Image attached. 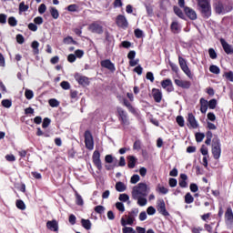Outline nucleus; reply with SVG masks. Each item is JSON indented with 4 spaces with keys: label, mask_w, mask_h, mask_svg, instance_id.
Returning <instances> with one entry per match:
<instances>
[{
    "label": "nucleus",
    "mask_w": 233,
    "mask_h": 233,
    "mask_svg": "<svg viewBox=\"0 0 233 233\" xmlns=\"http://www.w3.org/2000/svg\"><path fill=\"white\" fill-rule=\"evenodd\" d=\"M150 194V187L147 183H138L137 186L133 187L132 190V198H137L139 197L147 198Z\"/></svg>",
    "instance_id": "1"
},
{
    "label": "nucleus",
    "mask_w": 233,
    "mask_h": 233,
    "mask_svg": "<svg viewBox=\"0 0 233 233\" xmlns=\"http://www.w3.org/2000/svg\"><path fill=\"white\" fill-rule=\"evenodd\" d=\"M139 214V208H132L131 211L128 212V215L126 216L127 219H125V218H122L120 220V223L122 227H127V225L133 226L134 221H136V217Z\"/></svg>",
    "instance_id": "2"
},
{
    "label": "nucleus",
    "mask_w": 233,
    "mask_h": 233,
    "mask_svg": "<svg viewBox=\"0 0 233 233\" xmlns=\"http://www.w3.org/2000/svg\"><path fill=\"white\" fill-rule=\"evenodd\" d=\"M212 154L214 159L221 157V141L218 137H215L212 140Z\"/></svg>",
    "instance_id": "3"
},
{
    "label": "nucleus",
    "mask_w": 233,
    "mask_h": 233,
    "mask_svg": "<svg viewBox=\"0 0 233 233\" xmlns=\"http://www.w3.org/2000/svg\"><path fill=\"white\" fill-rule=\"evenodd\" d=\"M116 112L121 125H124V127H128V125H130V120L128 119V113H127L125 109H123L121 106L116 107Z\"/></svg>",
    "instance_id": "4"
},
{
    "label": "nucleus",
    "mask_w": 233,
    "mask_h": 233,
    "mask_svg": "<svg viewBox=\"0 0 233 233\" xmlns=\"http://www.w3.org/2000/svg\"><path fill=\"white\" fill-rule=\"evenodd\" d=\"M178 63L181 70L189 77V79H192V72L190 71V68L188 67V65L187 64V59L183 58L182 56H178Z\"/></svg>",
    "instance_id": "5"
},
{
    "label": "nucleus",
    "mask_w": 233,
    "mask_h": 233,
    "mask_svg": "<svg viewBox=\"0 0 233 233\" xmlns=\"http://www.w3.org/2000/svg\"><path fill=\"white\" fill-rule=\"evenodd\" d=\"M85 143L87 150H94V137L88 130L85 132Z\"/></svg>",
    "instance_id": "6"
},
{
    "label": "nucleus",
    "mask_w": 233,
    "mask_h": 233,
    "mask_svg": "<svg viewBox=\"0 0 233 233\" xmlns=\"http://www.w3.org/2000/svg\"><path fill=\"white\" fill-rule=\"evenodd\" d=\"M93 163L96 167L97 170H103V164L101 163V153L98 150H95L92 156Z\"/></svg>",
    "instance_id": "7"
},
{
    "label": "nucleus",
    "mask_w": 233,
    "mask_h": 233,
    "mask_svg": "<svg viewBox=\"0 0 233 233\" xmlns=\"http://www.w3.org/2000/svg\"><path fill=\"white\" fill-rule=\"evenodd\" d=\"M116 26L119 28H123L126 30V28H128V20H127V16L123 15H118L116 19Z\"/></svg>",
    "instance_id": "8"
},
{
    "label": "nucleus",
    "mask_w": 233,
    "mask_h": 233,
    "mask_svg": "<svg viewBox=\"0 0 233 233\" xmlns=\"http://www.w3.org/2000/svg\"><path fill=\"white\" fill-rule=\"evenodd\" d=\"M225 221L228 228H233V212L232 208H228L225 213Z\"/></svg>",
    "instance_id": "9"
},
{
    "label": "nucleus",
    "mask_w": 233,
    "mask_h": 233,
    "mask_svg": "<svg viewBox=\"0 0 233 233\" xmlns=\"http://www.w3.org/2000/svg\"><path fill=\"white\" fill-rule=\"evenodd\" d=\"M200 12L202 15V17L205 19H208L212 15V8L210 7V4H208L206 5H199Z\"/></svg>",
    "instance_id": "10"
},
{
    "label": "nucleus",
    "mask_w": 233,
    "mask_h": 233,
    "mask_svg": "<svg viewBox=\"0 0 233 233\" xmlns=\"http://www.w3.org/2000/svg\"><path fill=\"white\" fill-rule=\"evenodd\" d=\"M88 30L93 34H103V25L99 24V22H94L88 26Z\"/></svg>",
    "instance_id": "11"
},
{
    "label": "nucleus",
    "mask_w": 233,
    "mask_h": 233,
    "mask_svg": "<svg viewBox=\"0 0 233 233\" xmlns=\"http://www.w3.org/2000/svg\"><path fill=\"white\" fill-rule=\"evenodd\" d=\"M75 79L82 86H88V85H90V81L88 80V77L83 75H80L78 73L75 75Z\"/></svg>",
    "instance_id": "12"
},
{
    "label": "nucleus",
    "mask_w": 233,
    "mask_h": 233,
    "mask_svg": "<svg viewBox=\"0 0 233 233\" xmlns=\"http://www.w3.org/2000/svg\"><path fill=\"white\" fill-rule=\"evenodd\" d=\"M161 86L167 90V92H174V85L172 84V80H170V78L163 80L161 82Z\"/></svg>",
    "instance_id": "13"
},
{
    "label": "nucleus",
    "mask_w": 233,
    "mask_h": 233,
    "mask_svg": "<svg viewBox=\"0 0 233 233\" xmlns=\"http://www.w3.org/2000/svg\"><path fill=\"white\" fill-rule=\"evenodd\" d=\"M157 210V212H159V214H162V216H169L168 211H167V206L165 205V200L158 201Z\"/></svg>",
    "instance_id": "14"
},
{
    "label": "nucleus",
    "mask_w": 233,
    "mask_h": 233,
    "mask_svg": "<svg viewBox=\"0 0 233 233\" xmlns=\"http://www.w3.org/2000/svg\"><path fill=\"white\" fill-rule=\"evenodd\" d=\"M184 12L187 17L191 19V21H196L198 19V14L196 11L188 6L184 7Z\"/></svg>",
    "instance_id": "15"
},
{
    "label": "nucleus",
    "mask_w": 233,
    "mask_h": 233,
    "mask_svg": "<svg viewBox=\"0 0 233 233\" xmlns=\"http://www.w3.org/2000/svg\"><path fill=\"white\" fill-rule=\"evenodd\" d=\"M187 123H189L191 128L199 127V124L198 123V120H196V116H194V114L192 113L187 114Z\"/></svg>",
    "instance_id": "16"
},
{
    "label": "nucleus",
    "mask_w": 233,
    "mask_h": 233,
    "mask_svg": "<svg viewBox=\"0 0 233 233\" xmlns=\"http://www.w3.org/2000/svg\"><path fill=\"white\" fill-rule=\"evenodd\" d=\"M175 85H177V86H179L180 88L188 89L190 88L192 84L190 83V81L175 79Z\"/></svg>",
    "instance_id": "17"
},
{
    "label": "nucleus",
    "mask_w": 233,
    "mask_h": 233,
    "mask_svg": "<svg viewBox=\"0 0 233 233\" xmlns=\"http://www.w3.org/2000/svg\"><path fill=\"white\" fill-rule=\"evenodd\" d=\"M46 227L48 230H51L52 232H57V230H59V224L55 219L47 221Z\"/></svg>",
    "instance_id": "18"
},
{
    "label": "nucleus",
    "mask_w": 233,
    "mask_h": 233,
    "mask_svg": "<svg viewBox=\"0 0 233 233\" xmlns=\"http://www.w3.org/2000/svg\"><path fill=\"white\" fill-rule=\"evenodd\" d=\"M220 44L223 47L224 52H226L228 55L233 54V47L231 45L228 44L225 41V38H220Z\"/></svg>",
    "instance_id": "19"
},
{
    "label": "nucleus",
    "mask_w": 233,
    "mask_h": 233,
    "mask_svg": "<svg viewBox=\"0 0 233 233\" xmlns=\"http://www.w3.org/2000/svg\"><path fill=\"white\" fill-rule=\"evenodd\" d=\"M101 66H103V68H107V70H110L111 72L116 71V66H114L112 61L108 59L101 61Z\"/></svg>",
    "instance_id": "20"
},
{
    "label": "nucleus",
    "mask_w": 233,
    "mask_h": 233,
    "mask_svg": "<svg viewBox=\"0 0 233 233\" xmlns=\"http://www.w3.org/2000/svg\"><path fill=\"white\" fill-rule=\"evenodd\" d=\"M153 98L156 103H161V99H163V93L159 89H153Z\"/></svg>",
    "instance_id": "21"
},
{
    "label": "nucleus",
    "mask_w": 233,
    "mask_h": 233,
    "mask_svg": "<svg viewBox=\"0 0 233 233\" xmlns=\"http://www.w3.org/2000/svg\"><path fill=\"white\" fill-rule=\"evenodd\" d=\"M187 179H188V177L187 174H180V179L178 180V185L181 187V188H187L188 187V184L187 183Z\"/></svg>",
    "instance_id": "22"
},
{
    "label": "nucleus",
    "mask_w": 233,
    "mask_h": 233,
    "mask_svg": "<svg viewBox=\"0 0 233 233\" xmlns=\"http://www.w3.org/2000/svg\"><path fill=\"white\" fill-rule=\"evenodd\" d=\"M170 28L173 34H179V32H181V25H179V23H177V21L172 22Z\"/></svg>",
    "instance_id": "23"
},
{
    "label": "nucleus",
    "mask_w": 233,
    "mask_h": 233,
    "mask_svg": "<svg viewBox=\"0 0 233 233\" xmlns=\"http://www.w3.org/2000/svg\"><path fill=\"white\" fill-rule=\"evenodd\" d=\"M207 110H208V101L205 100V98H200L201 114H207Z\"/></svg>",
    "instance_id": "24"
},
{
    "label": "nucleus",
    "mask_w": 233,
    "mask_h": 233,
    "mask_svg": "<svg viewBox=\"0 0 233 233\" xmlns=\"http://www.w3.org/2000/svg\"><path fill=\"white\" fill-rule=\"evenodd\" d=\"M122 100L124 106H127V110L131 112V114H136V108L132 106V104H130L127 98H123Z\"/></svg>",
    "instance_id": "25"
},
{
    "label": "nucleus",
    "mask_w": 233,
    "mask_h": 233,
    "mask_svg": "<svg viewBox=\"0 0 233 233\" xmlns=\"http://www.w3.org/2000/svg\"><path fill=\"white\" fill-rule=\"evenodd\" d=\"M115 188L116 192H125V190H127V185L123 182H116Z\"/></svg>",
    "instance_id": "26"
},
{
    "label": "nucleus",
    "mask_w": 233,
    "mask_h": 233,
    "mask_svg": "<svg viewBox=\"0 0 233 233\" xmlns=\"http://www.w3.org/2000/svg\"><path fill=\"white\" fill-rule=\"evenodd\" d=\"M137 158L134 156L127 157V166L129 168H134L136 167Z\"/></svg>",
    "instance_id": "27"
},
{
    "label": "nucleus",
    "mask_w": 233,
    "mask_h": 233,
    "mask_svg": "<svg viewBox=\"0 0 233 233\" xmlns=\"http://www.w3.org/2000/svg\"><path fill=\"white\" fill-rule=\"evenodd\" d=\"M49 12L53 19H59V11H57V8L51 6L49 7Z\"/></svg>",
    "instance_id": "28"
},
{
    "label": "nucleus",
    "mask_w": 233,
    "mask_h": 233,
    "mask_svg": "<svg viewBox=\"0 0 233 233\" xmlns=\"http://www.w3.org/2000/svg\"><path fill=\"white\" fill-rule=\"evenodd\" d=\"M81 224H82V227H84V228H86V230H90V228H92V222H90L89 219L82 218Z\"/></svg>",
    "instance_id": "29"
},
{
    "label": "nucleus",
    "mask_w": 233,
    "mask_h": 233,
    "mask_svg": "<svg viewBox=\"0 0 233 233\" xmlns=\"http://www.w3.org/2000/svg\"><path fill=\"white\" fill-rule=\"evenodd\" d=\"M76 203L79 207H83V205H85V201L83 200V197H81V195H79V193H77V192H76Z\"/></svg>",
    "instance_id": "30"
},
{
    "label": "nucleus",
    "mask_w": 233,
    "mask_h": 233,
    "mask_svg": "<svg viewBox=\"0 0 233 233\" xmlns=\"http://www.w3.org/2000/svg\"><path fill=\"white\" fill-rule=\"evenodd\" d=\"M133 199H137V205H139V207H145L147 202L146 197H138Z\"/></svg>",
    "instance_id": "31"
},
{
    "label": "nucleus",
    "mask_w": 233,
    "mask_h": 233,
    "mask_svg": "<svg viewBox=\"0 0 233 233\" xmlns=\"http://www.w3.org/2000/svg\"><path fill=\"white\" fill-rule=\"evenodd\" d=\"M173 10L176 15H177V17H180V19H183V17H185V14H183V11L179 9V7L174 6Z\"/></svg>",
    "instance_id": "32"
},
{
    "label": "nucleus",
    "mask_w": 233,
    "mask_h": 233,
    "mask_svg": "<svg viewBox=\"0 0 233 233\" xmlns=\"http://www.w3.org/2000/svg\"><path fill=\"white\" fill-rule=\"evenodd\" d=\"M31 46L33 48V52H34L35 55L39 54V42L33 41Z\"/></svg>",
    "instance_id": "33"
},
{
    "label": "nucleus",
    "mask_w": 233,
    "mask_h": 233,
    "mask_svg": "<svg viewBox=\"0 0 233 233\" xmlns=\"http://www.w3.org/2000/svg\"><path fill=\"white\" fill-rule=\"evenodd\" d=\"M16 208H19V210H25L26 205H25V202L21 199L16 200Z\"/></svg>",
    "instance_id": "34"
},
{
    "label": "nucleus",
    "mask_w": 233,
    "mask_h": 233,
    "mask_svg": "<svg viewBox=\"0 0 233 233\" xmlns=\"http://www.w3.org/2000/svg\"><path fill=\"white\" fill-rule=\"evenodd\" d=\"M185 203L187 205H190V203H194V197H192V194L187 193L185 196Z\"/></svg>",
    "instance_id": "35"
},
{
    "label": "nucleus",
    "mask_w": 233,
    "mask_h": 233,
    "mask_svg": "<svg viewBox=\"0 0 233 233\" xmlns=\"http://www.w3.org/2000/svg\"><path fill=\"white\" fill-rule=\"evenodd\" d=\"M157 192H159L160 194H168V188L161 186V185H157Z\"/></svg>",
    "instance_id": "36"
},
{
    "label": "nucleus",
    "mask_w": 233,
    "mask_h": 233,
    "mask_svg": "<svg viewBox=\"0 0 233 233\" xmlns=\"http://www.w3.org/2000/svg\"><path fill=\"white\" fill-rule=\"evenodd\" d=\"M215 10L217 14H225V9L223 8V4L221 3L216 5Z\"/></svg>",
    "instance_id": "37"
},
{
    "label": "nucleus",
    "mask_w": 233,
    "mask_h": 233,
    "mask_svg": "<svg viewBox=\"0 0 233 233\" xmlns=\"http://www.w3.org/2000/svg\"><path fill=\"white\" fill-rule=\"evenodd\" d=\"M208 106L211 110H214V108L218 106V100H216L215 98L209 100V102H208Z\"/></svg>",
    "instance_id": "38"
},
{
    "label": "nucleus",
    "mask_w": 233,
    "mask_h": 233,
    "mask_svg": "<svg viewBox=\"0 0 233 233\" xmlns=\"http://www.w3.org/2000/svg\"><path fill=\"white\" fill-rule=\"evenodd\" d=\"M195 137L197 143H201L205 139V133H196Z\"/></svg>",
    "instance_id": "39"
},
{
    "label": "nucleus",
    "mask_w": 233,
    "mask_h": 233,
    "mask_svg": "<svg viewBox=\"0 0 233 233\" xmlns=\"http://www.w3.org/2000/svg\"><path fill=\"white\" fill-rule=\"evenodd\" d=\"M48 103L50 106H52L53 108L59 106V101H57V99L51 98L49 99Z\"/></svg>",
    "instance_id": "40"
},
{
    "label": "nucleus",
    "mask_w": 233,
    "mask_h": 233,
    "mask_svg": "<svg viewBox=\"0 0 233 233\" xmlns=\"http://www.w3.org/2000/svg\"><path fill=\"white\" fill-rule=\"evenodd\" d=\"M2 106H5V108H10V106H12V100L10 99L2 100Z\"/></svg>",
    "instance_id": "41"
},
{
    "label": "nucleus",
    "mask_w": 233,
    "mask_h": 233,
    "mask_svg": "<svg viewBox=\"0 0 233 233\" xmlns=\"http://www.w3.org/2000/svg\"><path fill=\"white\" fill-rule=\"evenodd\" d=\"M119 201H123L124 203H127L130 199V197H128L127 194H120L118 198Z\"/></svg>",
    "instance_id": "42"
},
{
    "label": "nucleus",
    "mask_w": 233,
    "mask_h": 233,
    "mask_svg": "<svg viewBox=\"0 0 233 233\" xmlns=\"http://www.w3.org/2000/svg\"><path fill=\"white\" fill-rule=\"evenodd\" d=\"M208 54L211 59H218V54L216 53V50H214V48H209Z\"/></svg>",
    "instance_id": "43"
},
{
    "label": "nucleus",
    "mask_w": 233,
    "mask_h": 233,
    "mask_svg": "<svg viewBox=\"0 0 233 233\" xmlns=\"http://www.w3.org/2000/svg\"><path fill=\"white\" fill-rule=\"evenodd\" d=\"M209 72H211V74H219L220 69L218 66H210Z\"/></svg>",
    "instance_id": "44"
},
{
    "label": "nucleus",
    "mask_w": 233,
    "mask_h": 233,
    "mask_svg": "<svg viewBox=\"0 0 233 233\" xmlns=\"http://www.w3.org/2000/svg\"><path fill=\"white\" fill-rule=\"evenodd\" d=\"M25 96L26 99H33L34 98V91L30 89H25Z\"/></svg>",
    "instance_id": "45"
},
{
    "label": "nucleus",
    "mask_w": 233,
    "mask_h": 233,
    "mask_svg": "<svg viewBox=\"0 0 233 233\" xmlns=\"http://www.w3.org/2000/svg\"><path fill=\"white\" fill-rule=\"evenodd\" d=\"M8 25H10V26H17V20L15 19V17L10 16L8 18Z\"/></svg>",
    "instance_id": "46"
},
{
    "label": "nucleus",
    "mask_w": 233,
    "mask_h": 233,
    "mask_svg": "<svg viewBox=\"0 0 233 233\" xmlns=\"http://www.w3.org/2000/svg\"><path fill=\"white\" fill-rule=\"evenodd\" d=\"M141 177H139V175H133L131 177L130 183H132V185H136V183H138Z\"/></svg>",
    "instance_id": "47"
},
{
    "label": "nucleus",
    "mask_w": 233,
    "mask_h": 233,
    "mask_svg": "<svg viewBox=\"0 0 233 233\" xmlns=\"http://www.w3.org/2000/svg\"><path fill=\"white\" fill-rule=\"evenodd\" d=\"M77 8H79V6H77V5L76 4H73V5H69L67 7H66V10L68 12H77Z\"/></svg>",
    "instance_id": "48"
},
{
    "label": "nucleus",
    "mask_w": 233,
    "mask_h": 233,
    "mask_svg": "<svg viewBox=\"0 0 233 233\" xmlns=\"http://www.w3.org/2000/svg\"><path fill=\"white\" fill-rule=\"evenodd\" d=\"M177 123L178 127H185V118L182 116H177Z\"/></svg>",
    "instance_id": "49"
},
{
    "label": "nucleus",
    "mask_w": 233,
    "mask_h": 233,
    "mask_svg": "<svg viewBox=\"0 0 233 233\" xmlns=\"http://www.w3.org/2000/svg\"><path fill=\"white\" fill-rule=\"evenodd\" d=\"M60 86L64 90H70V83H68V81H62L61 84H60Z\"/></svg>",
    "instance_id": "50"
},
{
    "label": "nucleus",
    "mask_w": 233,
    "mask_h": 233,
    "mask_svg": "<svg viewBox=\"0 0 233 233\" xmlns=\"http://www.w3.org/2000/svg\"><path fill=\"white\" fill-rule=\"evenodd\" d=\"M28 5H25V2H21L19 5V12H27Z\"/></svg>",
    "instance_id": "51"
},
{
    "label": "nucleus",
    "mask_w": 233,
    "mask_h": 233,
    "mask_svg": "<svg viewBox=\"0 0 233 233\" xmlns=\"http://www.w3.org/2000/svg\"><path fill=\"white\" fill-rule=\"evenodd\" d=\"M116 207L117 210H119V212H125V204H123L122 202H116Z\"/></svg>",
    "instance_id": "52"
},
{
    "label": "nucleus",
    "mask_w": 233,
    "mask_h": 233,
    "mask_svg": "<svg viewBox=\"0 0 233 233\" xmlns=\"http://www.w3.org/2000/svg\"><path fill=\"white\" fill-rule=\"evenodd\" d=\"M75 56H76V57H78V59H81V57H83V56H85V51H83L81 49H77L75 51Z\"/></svg>",
    "instance_id": "53"
},
{
    "label": "nucleus",
    "mask_w": 233,
    "mask_h": 233,
    "mask_svg": "<svg viewBox=\"0 0 233 233\" xmlns=\"http://www.w3.org/2000/svg\"><path fill=\"white\" fill-rule=\"evenodd\" d=\"M95 212H96V214H103L105 212V207L103 206L95 207Z\"/></svg>",
    "instance_id": "54"
},
{
    "label": "nucleus",
    "mask_w": 233,
    "mask_h": 233,
    "mask_svg": "<svg viewBox=\"0 0 233 233\" xmlns=\"http://www.w3.org/2000/svg\"><path fill=\"white\" fill-rule=\"evenodd\" d=\"M50 123H51L50 118L46 117V118H44L42 127H43L44 128H48V127L50 126Z\"/></svg>",
    "instance_id": "55"
},
{
    "label": "nucleus",
    "mask_w": 233,
    "mask_h": 233,
    "mask_svg": "<svg viewBox=\"0 0 233 233\" xmlns=\"http://www.w3.org/2000/svg\"><path fill=\"white\" fill-rule=\"evenodd\" d=\"M135 36H136L137 39H141V37H143V30H141V29H136V30H135Z\"/></svg>",
    "instance_id": "56"
},
{
    "label": "nucleus",
    "mask_w": 233,
    "mask_h": 233,
    "mask_svg": "<svg viewBox=\"0 0 233 233\" xmlns=\"http://www.w3.org/2000/svg\"><path fill=\"white\" fill-rule=\"evenodd\" d=\"M147 213L148 214V216H154V214H156V208L150 206L147 208Z\"/></svg>",
    "instance_id": "57"
},
{
    "label": "nucleus",
    "mask_w": 233,
    "mask_h": 233,
    "mask_svg": "<svg viewBox=\"0 0 233 233\" xmlns=\"http://www.w3.org/2000/svg\"><path fill=\"white\" fill-rule=\"evenodd\" d=\"M225 77H226V79H228V81H231V83H233V72L232 71L225 73Z\"/></svg>",
    "instance_id": "58"
},
{
    "label": "nucleus",
    "mask_w": 233,
    "mask_h": 233,
    "mask_svg": "<svg viewBox=\"0 0 233 233\" xmlns=\"http://www.w3.org/2000/svg\"><path fill=\"white\" fill-rule=\"evenodd\" d=\"M169 187H171V188H174V187H177V179L169 178Z\"/></svg>",
    "instance_id": "59"
},
{
    "label": "nucleus",
    "mask_w": 233,
    "mask_h": 233,
    "mask_svg": "<svg viewBox=\"0 0 233 233\" xmlns=\"http://www.w3.org/2000/svg\"><path fill=\"white\" fill-rule=\"evenodd\" d=\"M200 152L202 156H208V148L205 147V145H202L200 148Z\"/></svg>",
    "instance_id": "60"
},
{
    "label": "nucleus",
    "mask_w": 233,
    "mask_h": 233,
    "mask_svg": "<svg viewBox=\"0 0 233 233\" xmlns=\"http://www.w3.org/2000/svg\"><path fill=\"white\" fill-rule=\"evenodd\" d=\"M39 14H44L46 12V5L45 4H41L38 7Z\"/></svg>",
    "instance_id": "61"
},
{
    "label": "nucleus",
    "mask_w": 233,
    "mask_h": 233,
    "mask_svg": "<svg viewBox=\"0 0 233 233\" xmlns=\"http://www.w3.org/2000/svg\"><path fill=\"white\" fill-rule=\"evenodd\" d=\"M106 163H114V157L112 155H106L105 157Z\"/></svg>",
    "instance_id": "62"
},
{
    "label": "nucleus",
    "mask_w": 233,
    "mask_h": 233,
    "mask_svg": "<svg viewBox=\"0 0 233 233\" xmlns=\"http://www.w3.org/2000/svg\"><path fill=\"white\" fill-rule=\"evenodd\" d=\"M189 188L191 192H198V190H199V187H198V185L194 183L190 184Z\"/></svg>",
    "instance_id": "63"
},
{
    "label": "nucleus",
    "mask_w": 233,
    "mask_h": 233,
    "mask_svg": "<svg viewBox=\"0 0 233 233\" xmlns=\"http://www.w3.org/2000/svg\"><path fill=\"white\" fill-rule=\"evenodd\" d=\"M123 233H131L134 232V228L125 226L122 229Z\"/></svg>",
    "instance_id": "64"
}]
</instances>
